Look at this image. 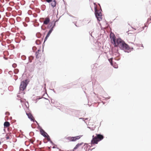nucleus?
Here are the masks:
<instances>
[{
	"mask_svg": "<svg viewBox=\"0 0 151 151\" xmlns=\"http://www.w3.org/2000/svg\"><path fill=\"white\" fill-rule=\"evenodd\" d=\"M50 22V19L49 17H47L45 19L43 22V24L45 25L47 24Z\"/></svg>",
	"mask_w": 151,
	"mask_h": 151,
	"instance_id": "14",
	"label": "nucleus"
},
{
	"mask_svg": "<svg viewBox=\"0 0 151 151\" xmlns=\"http://www.w3.org/2000/svg\"><path fill=\"white\" fill-rule=\"evenodd\" d=\"M28 83H27V80H25L22 82L19 87L20 90L22 91H24V90L26 88Z\"/></svg>",
	"mask_w": 151,
	"mask_h": 151,
	"instance_id": "6",
	"label": "nucleus"
},
{
	"mask_svg": "<svg viewBox=\"0 0 151 151\" xmlns=\"http://www.w3.org/2000/svg\"><path fill=\"white\" fill-rule=\"evenodd\" d=\"M115 47L119 46L120 49L124 50L125 52H129L131 50L130 48L125 42L121 39L119 38L117 40L116 43H115Z\"/></svg>",
	"mask_w": 151,
	"mask_h": 151,
	"instance_id": "2",
	"label": "nucleus"
},
{
	"mask_svg": "<svg viewBox=\"0 0 151 151\" xmlns=\"http://www.w3.org/2000/svg\"><path fill=\"white\" fill-rule=\"evenodd\" d=\"M52 0H46V1L48 3H50L52 1Z\"/></svg>",
	"mask_w": 151,
	"mask_h": 151,
	"instance_id": "21",
	"label": "nucleus"
},
{
	"mask_svg": "<svg viewBox=\"0 0 151 151\" xmlns=\"http://www.w3.org/2000/svg\"><path fill=\"white\" fill-rule=\"evenodd\" d=\"M42 52L41 50H38L36 52V56L37 58H39L41 57Z\"/></svg>",
	"mask_w": 151,
	"mask_h": 151,
	"instance_id": "12",
	"label": "nucleus"
},
{
	"mask_svg": "<svg viewBox=\"0 0 151 151\" xmlns=\"http://www.w3.org/2000/svg\"><path fill=\"white\" fill-rule=\"evenodd\" d=\"M56 0H53L52 2L51 3V6L53 7H55L56 6Z\"/></svg>",
	"mask_w": 151,
	"mask_h": 151,
	"instance_id": "16",
	"label": "nucleus"
},
{
	"mask_svg": "<svg viewBox=\"0 0 151 151\" xmlns=\"http://www.w3.org/2000/svg\"><path fill=\"white\" fill-rule=\"evenodd\" d=\"M112 50L113 51H114V48H113L112 49Z\"/></svg>",
	"mask_w": 151,
	"mask_h": 151,
	"instance_id": "26",
	"label": "nucleus"
},
{
	"mask_svg": "<svg viewBox=\"0 0 151 151\" xmlns=\"http://www.w3.org/2000/svg\"><path fill=\"white\" fill-rule=\"evenodd\" d=\"M104 138L103 135L99 134H96V136L94 135L92 136V139L91 140V144L93 145L97 144L98 142L102 140Z\"/></svg>",
	"mask_w": 151,
	"mask_h": 151,
	"instance_id": "4",
	"label": "nucleus"
},
{
	"mask_svg": "<svg viewBox=\"0 0 151 151\" xmlns=\"http://www.w3.org/2000/svg\"><path fill=\"white\" fill-rule=\"evenodd\" d=\"M53 27H52L51 29L49 31V32H48L46 36V37L45 39L44 42L46 40H47L48 37L50 35V34L52 32V31L53 30Z\"/></svg>",
	"mask_w": 151,
	"mask_h": 151,
	"instance_id": "13",
	"label": "nucleus"
},
{
	"mask_svg": "<svg viewBox=\"0 0 151 151\" xmlns=\"http://www.w3.org/2000/svg\"><path fill=\"white\" fill-rule=\"evenodd\" d=\"M40 132L41 134L45 137H47V139H48V138L49 137V136L45 132V131L43 129H41L40 130Z\"/></svg>",
	"mask_w": 151,
	"mask_h": 151,
	"instance_id": "11",
	"label": "nucleus"
},
{
	"mask_svg": "<svg viewBox=\"0 0 151 151\" xmlns=\"http://www.w3.org/2000/svg\"><path fill=\"white\" fill-rule=\"evenodd\" d=\"M1 144V142H0V144Z\"/></svg>",
	"mask_w": 151,
	"mask_h": 151,
	"instance_id": "27",
	"label": "nucleus"
},
{
	"mask_svg": "<svg viewBox=\"0 0 151 151\" xmlns=\"http://www.w3.org/2000/svg\"><path fill=\"white\" fill-rule=\"evenodd\" d=\"M95 14L98 20L100 21L102 20V14L99 10L96 9L95 12Z\"/></svg>",
	"mask_w": 151,
	"mask_h": 151,
	"instance_id": "9",
	"label": "nucleus"
},
{
	"mask_svg": "<svg viewBox=\"0 0 151 151\" xmlns=\"http://www.w3.org/2000/svg\"><path fill=\"white\" fill-rule=\"evenodd\" d=\"M85 145V144H84L83 143V142L78 144L74 148L73 151H75L76 150L81 148H82Z\"/></svg>",
	"mask_w": 151,
	"mask_h": 151,
	"instance_id": "10",
	"label": "nucleus"
},
{
	"mask_svg": "<svg viewBox=\"0 0 151 151\" xmlns=\"http://www.w3.org/2000/svg\"><path fill=\"white\" fill-rule=\"evenodd\" d=\"M27 115L28 118L31 119V121H34L35 119L32 116L31 114L29 113H26Z\"/></svg>",
	"mask_w": 151,
	"mask_h": 151,
	"instance_id": "15",
	"label": "nucleus"
},
{
	"mask_svg": "<svg viewBox=\"0 0 151 151\" xmlns=\"http://www.w3.org/2000/svg\"><path fill=\"white\" fill-rule=\"evenodd\" d=\"M18 71L17 69H15V70H14V72H15V73H16V71Z\"/></svg>",
	"mask_w": 151,
	"mask_h": 151,
	"instance_id": "24",
	"label": "nucleus"
},
{
	"mask_svg": "<svg viewBox=\"0 0 151 151\" xmlns=\"http://www.w3.org/2000/svg\"><path fill=\"white\" fill-rule=\"evenodd\" d=\"M145 27V25H143L141 24H135L133 28L137 30V32H139L144 30V27Z\"/></svg>",
	"mask_w": 151,
	"mask_h": 151,
	"instance_id": "5",
	"label": "nucleus"
},
{
	"mask_svg": "<svg viewBox=\"0 0 151 151\" xmlns=\"http://www.w3.org/2000/svg\"><path fill=\"white\" fill-rule=\"evenodd\" d=\"M115 47L119 46L120 49L124 50L125 52H129L131 50L130 48L125 42L121 39L119 38L117 40L116 43H115Z\"/></svg>",
	"mask_w": 151,
	"mask_h": 151,
	"instance_id": "1",
	"label": "nucleus"
},
{
	"mask_svg": "<svg viewBox=\"0 0 151 151\" xmlns=\"http://www.w3.org/2000/svg\"><path fill=\"white\" fill-rule=\"evenodd\" d=\"M33 58H34V57L32 56H30L29 57V60H32L33 59ZM32 62L31 60L30 61V62Z\"/></svg>",
	"mask_w": 151,
	"mask_h": 151,
	"instance_id": "20",
	"label": "nucleus"
},
{
	"mask_svg": "<svg viewBox=\"0 0 151 151\" xmlns=\"http://www.w3.org/2000/svg\"><path fill=\"white\" fill-rule=\"evenodd\" d=\"M109 60L111 65H113V63H112V58H111L110 59H109Z\"/></svg>",
	"mask_w": 151,
	"mask_h": 151,
	"instance_id": "18",
	"label": "nucleus"
},
{
	"mask_svg": "<svg viewBox=\"0 0 151 151\" xmlns=\"http://www.w3.org/2000/svg\"><path fill=\"white\" fill-rule=\"evenodd\" d=\"M112 65L115 68H117L118 67L116 63L113 64V65Z\"/></svg>",
	"mask_w": 151,
	"mask_h": 151,
	"instance_id": "19",
	"label": "nucleus"
},
{
	"mask_svg": "<svg viewBox=\"0 0 151 151\" xmlns=\"http://www.w3.org/2000/svg\"><path fill=\"white\" fill-rule=\"evenodd\" d=\"M9 136H7V137H6V139H9Z\"/></svg>",
	"mask_w": 151,
	"mask_h": 151,
	"instance_id": "23",
	"label": "nucleus"
},
{
	"mask_svg": "<svg viewBox=\"0 0 151 151\" xmlns=\"http://www.w3.org/2000/svg\"><path fill=\"white\" fill-rule=\"evenodd\" d=\"M6 115H9V113L8 112H6Z\"/></svg>",
	"mask_w": 151,
	"mask_h": 151,
	"instance_id": "22",
	"label": "nucleus"
},
{
	"mask_svg": "<svg viewBox=\"0 0 151 151\" xmlns=\"http://www.w3.org/2000/svg\"><path fill=\"white\" fill-rule=\"evenodd\" d=\"M115 47L119 46L120 49L124 50L125 52H129L131 50L130 48L125 42L121 39L119 38L117 40L116 43H115Z\"/></svg>",
	"mask_w": 151,
	"mask_h": 151,
	"instance_id": "3",
	"label": "nucleus"
},
{
	"mask_svg": "<svg viewBox=\"0 0 151 151\" xmlns=\"http://www.w3.org/2000/svg\"><path fill=\"white\" fill-rule=\"evenodd\" d=\"M81 137V136L79 135L76 136L74 137H68L66 138V139L70 142L75 141L76 140L80 139Z\"/></svg>",
	"mask_w": 151,
	"mask_h": 151,
	"instance_id": "8",
	"label": "nucleus"
},
{
	"mask_svg": "<svg viewBox=\"0 0 151 151\" xmlns=\"http://www.w3.org/2000/svg\"><path fill=\"white\" fill-rule=\"evenodd\" d=\"M10 125V123L9 122H6L4 123V127H8Z\"/></svg>",
	"mask_w": 151,
	"mask_h": 151,
	"instance_id": "17",
	"label": "nucleus"
},
{
	"mask_svg": "<svg viewBox=\"0 0 151 151\" xmlns=\"http://www.w3.org/2000/svg\"><path fill=\"white\" fill-rule=\"evenodd\" d=\"M118 51V48L117 49V50H116V51H115V52H117Z\"/></svg>",
	"mask_w": 151,
	"mask_h": 151,
	"instance_id": "25",
	"label": "nucleus"
},
{
	"mask_svg": "<svg viewBox=\"0 0 151 151\" xmlns=\"http://www.w3.org/2000/svg\"><path fill=\"white\" fill-rule=\"evenodd\" d=\"M110 37L111 42L114 46L115 45V43L116 44L117 43V40H118V38L116 39V37L114 34L112 32L110 33Z\"/></svg>",
	"mask_w": 151,
	"mask_h": 151,
	"instance_id": "7",
	"label": "nucleus"
}]
</instances>
